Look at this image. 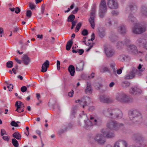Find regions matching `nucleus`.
<instances>
[{"label":"nucleus","mask_w":147,"mask_h":147,"mask_svg":"<svg viewBox=\"0 0 147 147\" xmlns=\"http://www.w3.org/2000/svg\"><path fill=\"white\" fill-rule=\"evenodd\" d=\"M103 114L105 116L113 119H119L122 117L121 112L118 109H107L104 111Z\"/></svg>","instance_id":"2"},{"label":"nucleus","mask_w":147,"mask_h":147,"mask_svg":"<svg viewBox=\"0 0 147 147\" xmlns=\"http://www.w3.org/2000/svg\"><path fill=\"white\" fill-rule=\"evenodd\" d=\"M109 69L108 67L106 66H102L100 69V72L103 73L106 71H109Z\"/></svg>","instance_id":"41"},{"label":"nucleus","mask_w":147,"mask_h":147,"mask_svg":"<svg viewBox=\"0 0 147 147\" xmlns=\"http://www.w3.org/2000/svg\"><path fill=\"white\" fill-rule=\"evenodd\" d=\"M12 136L18 140H20L21 139V134L18 131L12 134Z\"/></svg>","instance_id":"31"},{"label":"nucleus","mask_w":147,"mask_h":147,"mask_svg":"<svg viewBox=\"0 0 147 147\" xmlns=\"http://www.w3.org/2000/svg\"><path fill=\"white\" fill-rule=\"evenodd\" d=\"M57 69L59 70L60 69V62L59 60H57Z\"/></svg>","instance_id":"61"},{"label":"nucleus","mask_w":147,"mask_h":147,"mask_svg":"<svg viewBox=\"0 0 147 147\" xmlns=\"http://www.w3.org/2000/svg\"><path fill=\"white\" fill-rule=\"evenodd\" d=\"M13 62L11 61H9L6 63V67L7 68H10L13 66Z\"/></svg>","instance_id":"46"},{"label":"nucleus","mask_w":147,"mask_h":147,"mask_svg":"<svg viewBox=\"0 0 147 147\" xmlns=\"http://www.w3.org/2000/svg\"><path fill=\"white\" fill-rule=\"evenodd\" d=\"M74 93V91L73 90H71V91L70 92L68 93V96L70 97H72L73 96Z\"/></svg>","instance_id":"63"},{"label":"nucleus","mask_w":147,"mask_h":147,"mask_svg":"<svg viewBox=\"0 0 147 147\" xmlns=\"http://www.w3.org/2000/svg\"><path fill=\"white\" fill-rule=\"evenodd\" d=\"M45 5L44 4H43L41 7V13L43 14L44 13V11L45 10Z\"/></svg>","instance_id":"51"},{"label":"nucleus","mask_w":147,"mask_h":147,"mask_svg":"<svg viewBox=\"0 0 147 147\" xmlns=\"http://www.w3.org/2000/svg\"><path fill=\"white\" fill-rule=\"evenodd\" d=\"M105 51L107 57L110 58L113 57L115 54V50L112 49L105 48Z\"/></svg>","instance_id":"13"},{"label":"nucleus","mask_w":147,"mask_h":147,"mask_svg":"<svg viewBox=\"0 0 147 147\" xmlns=\"http://www.w3.org/2000/svg\"><path fill=\"white\" fill-rule=\"evenodd\" d=\"M127 142L125 140H119L116 142L114 144V147H127Z\"/></svg>","instance_id":"11"},{"label":"nucleus","mask_w":147,"mask_h":147,"mask_svg":"<svg viewBox=\"0 0 147 147\" xmlns=\"http://www.w3.org/2000/svg\"><path fill=\"white\" fill-rule=\"evenodd\" d=\"M104 135L100 134H97L94 138H91L92 139H94L98 144H104L105 142Z\"/></svg>","instance_id":"7"},{"label":"nucleus","mask_w":147,"mask_h":147,"mask_svg":"<svg viewBox=\"0 0 147 147\" xmlns=\"http://www.w3.org/2000/svg\"><path fill=\"white\" fill-rule=\"evenodd\" d=\"M72 51L73 53H79L80 55H82L84 52V50L83 49H77L75 50L74 49V47H73L72 48Z\"/></svg>","instance_id":"35"},{"label":"nucleus","mask_w":147,"mask_h":147,"mask_svg":"<svg viewBox=\"0 0 147 147\" xmlns=\"http://www.w3.org/2000/svg\"><path fill=\"white\" fill-rule=\"evenodd\" d=\"M95 16V13L91 12L90 13V18L89 19V22L91 26L93 29H94L95 24L94 22V18Z\"/></svg>","instance_id":"16"},{"label":"nucleus","mask_w":147,"mask_h":147,"mask_svg":"<svg viewBox=\"0 0 147 147\" xmlns=\"http://www.w3.org/2000/svg\"><path fill=\"white\" fill-rule=\"evenodd\" d=\"M110 67H111L113 69V71L115 73L116 72V69L115 68V64L114 63H113L110 64Z\"/></svg>","instance_id":"50"},{"label":"nucleus","mask_w":147,"mask_h":147,"mask_svg":"<svg viewBox=\"0 0 147 147\" xmlns=\"http://www.w3.org/2000/svg\"><path fill=\"white\" fill-rule=\"evenodd\" d=\"M99 100L100 102L105 103H109L111 101L109 98L104 95H101L100 96Z\"/></svg>","instance_id":"18"},{"label":"nucleus","mask_w":147,"mask_h":147,"mask_svg":"<svg viewBox=\"0 0 147 147\" xmlns=\"http://www.w3.org/2000/svg\"><path fill=\"white\" fill-rule=\"evenodd\" d=\"M98 32L99 37L101 38L104 37L106 34L105 29L102 28H99L98 29Z\"/></svg>","instance_id":"20"},{"label":"nucleus","mask_w":147,"mask_h":147,"mask_svg":"<svg viewBox=\"0 0 147 147\" xmlns=\"http://www.w3.org/2000/svg\"><path fill=\"white\" fill-rule=\"evenodd\" d=\"M127 21L130 23L135 24L136 22V19L132 14L130 13L128 16Z\"/></svg>","instance_id":"21"},{"label":"nucleus","mask_w":147,"mask_h":147,"mask_svg":"<svg viewBox=\"0 0 147 147\" xmlns=\"http://www.w3.org/2000/svg\"><path fill=\"white\" fill-rule=\"evenodd\" d=\"M11 125L12 126L15 127H18L19 126V125H18V124H17V123H16L14 121H12L11 122Z\"/></svg>","instance_id":"52"},{"label":"nucleus","mask_w":147,"mask_h":147,"mask_svg":"<svg viewBox=\"0 0 147 147\" xmlns=\"http://www.w3.org/2000/svg\"><path fill=\"white\" fill-rule=\"evenodd\" d=\"M124 44L122 41H119L117 43L116 47L118 49H122Z\"/></svg>","instance_id":"40"},{"label":"nucleus","mask_w":147,"mask_h":147,"mask_svg":"<svg viewBox=\"0 0 147 147\" xmlns=\"http://www.w3.org/2000/svg\"><path fill=\"white\" fill-rule=\"evenodd\" d=\"M140 31L142 32V33L144 32L146 30V27L145 26H140L138 27Z\"/></svg>","instance_id":"47"},{"label":"nucleus","mask_w":147,"mask_h":147,"mask_svg":"<svg viewBox=\"0 0 147 147\" xmlns=\"http://www.w3.org/2000/svg\"><path fill=\"white\" fill-rule=\"evenodd\" d=\"M72 124L71 123H69L67 126H64L62 127L63 128L59 131V133L61 134L71 129L72 127Z\"/></svg>","instance_id":"22"},{"label":"nucleus","mask_w":147,"mask_h":147,"mask_svg":"<svg viewBox=\"0 0 147 147\" xmlns=\"http://www.w3.org/2000/svg\"><path fill=\"white\" fill-rule=\"evenodd\" d=\"M2 138L4 140L6 141H9V138L8 136H3Z\"/></svg>","instance_id":"64"},{"label":"nucleus","mask_w":147,"mask_h":147,"mask_svg":"<svg viewBox=\"0 0 147 147\" xmlns=\"http://www.w3.org/2000/svg\"><path fill=\"white\" fill-rule=\"evenodd\" d=\"M90 119L91 121L88 119L86 121H85V127L86 129L89 130L91 128L93 125H94L93 123L94 117L92 115H90Z\"/></svg>","instance_id":"9"},{"label":"nucleus","mask_w":147,"mask_h":147,"mask_svg":"<svg viewBox=\"0 0 147 147\" xmlns=\"http://www.w3.org/2000/svg\"><path fill=\"white\" fill-rule=\"evenodd\" d=\"M131 41L129 39L126 38L125 40V43H124L125 45H127L129 44Z\"/></svg>","instance_id":"59"},{"label":"nucleus","mask_w":147,"mask_h":147,"mask_svg":"<svg viewBox=\"0 0 147 147\" xmlns=\"http://www.w3.org/2000/svg\"><path fill=\"white\" fill-rule=\"evenodd\" d=\"M130 83L127 81H123L121 83V86L124 88H126L129 86Z\"/></svg>","instance_id":"37"},{"label":"nucleus","mask_w":147,"mask_h":147,"mask_svg":"<svg viewBox=\"0 0 147 147\" xmlns=\"http://www.w3.org/2000/svg\"><path fill=\"white\" fill-rule=\"evenodd\" d=\"M85 92L86 94H91L92 93V90L91 84L90 83H87V86L85 90Z\"/></svg>","instance_id":"26"},{"label":"nucleus","mask_w":147,"mask_h":147,"mask_svg":"<svg viewBox=\"0 0 147 147\" xmlns=\"http://www.w3.org/2000/svg\"><path fill=\"white\" fill-rule=\"evenodd\" d=\"M128 49L131 53L136 54H139L140 56H142L143 55V51H138L137 50V47L133 44L129 45Z\"/></svg>","instance_id":"8"},{"label":"nucleus","mask_w":147,"mask_h":147,"mask_svg":"<svg viewBox=\"0 0 147 147\" xmlns=\"http://www.w3.org/2000/svg\"><path fill=\"white\" fill-rule=\"evenodd\" d=\"M20 101H16L15 104V106L17 107L16 111L19 113H21V111H20V110H19L21 108V105H20V103H19Z\"/></svg>","instance_id":"38"},{"label":"nucleus","mask_w":147,"mask_h":147,"mask_svg":"<svg viewBox=\"0 0 147 147\" xmlns=\"http://www.w3.org/2000/svg\"><path fill=\"white\" fill-rule=\"evenodd\" d=\"M19 103H20V105H21V108L22 109V111H21V112H23L24 111V108L25 107L24 105V103L21 101H20Z\"/></svg>","instance_id":"57"},{"label":"nucleus","mask_w":147,"mask_h":147,"mask_svg":"<svg viewBox=\"0 0 147 147\" xmlns=\"http://www.w3.org/2000/svg\"><path fill=\"white\" fill-rule=\"evenodd\" d=\"M15 12L16 13H19L21 11V10L20 8L18 7H16L15 8Z\"/></svg>","instance_id":"58"},{"label":"nucleus","mask_w":147,"mask_h":147,"mask_svg":"<svg viewBox=\"0 0 147 147\" xmlns=\"http://www.w3.org/2000/svg\"><path fill=\"white\" fill-rule=\"evenodd\" d=\"M107 5L111 9H116L118 6V3L115 0H107Z\"/></svg>","instance_id":"10"},{"label":"nucleus","mask_w":147,"mask_h":147,"mask_svg":"<svg viewBox=\"0 0 147 147\" xmlns=\"http://www.w3.org/2000/svg\"><path fill=\"white\" fill-rule=\"evenodd\" d=\"M73 42L72 40H69L67 43L66 49L67 50L69 51L71 48L73 44Z\"/></svg>","instance_id":"33"},{"label":"nucleus","mask_w":147,"mask_h":147,"mask_svg":"<svg viewBox=\"0 0 147 147\" xmlns=\"http://www.w3.org/2000/svg\"><path fill=\"white\" fill-rule=\"evenodd\" d=\"M123 124H119L116 121L111 120L108 121L106 124V126L108 129L111 130H117Z\"/></svg>","instance_id":"5"},{"label":"nucleus","mask_w":147,"mask_h":147,"mask_svg":"<svg viewBox=\"0 0 147 147\" xmlns=\"http://www.w3.org/2000/svg\"><path fill=\"white\" fill-rule=\"evenodd\" d=\"M27 90V88L25 86H22L21 88V90L23 92H25Z\"/></svg>","instance_id":"56"},{"label":"nucleus","mask_w":147,"mask_h":147,"mask_svg":"<svg viewBox=\"0 0 147 147\" xmlns=\"http://www.w3.org/2000/svg\"><path fill=\"white\" fill-rule=\"evenodd\" d=\"M103 114L105 116L113 119H119L122 117L121 112L118 109H107L104 111Z\"/></svg>","instance_id":"1"},{"label":"nucleus","mask_w":147,"mask_h":147,"mask_svg":"<svg viewBox=\"0 0 147 147\" xmlns=\"http://www.w3.org/2000/svg\"><path fill=\"white\" fill-rule=\"evenodd\" d=\"M116 99L122 103H129L133 101V99L124 93L121 92L117 94Z\"/></svg>","instance_id":"3"},{"label":"nucleus","mask_w":147,"mask_h":147,"mask_svg":"<svg viewBox=\"0 0 147 147\" xmlns=\"http://www.w3.org/2000/svg\"><path fill=\"white\" fill-rule=\"evenodd\" d=\"M135 76V73L133 71H130L124 77V79L125 80H129L132 79Z\"/></svg>","instance_id":"24"},{"label":"nucleus","mask_w":147,"mask_h":147,"mask_svg":"<svg viewBox=\"0 0 147 147\" xmlns=\"http://www.w3.org/2000/svg\"><path fill=\"white\" fill-rule=\"evenodd\" d=\"M90 100V98L88 97H84L81 99V100L78 99L75 101L76 103L80 102V104L82 106L83 108H84L85 106L87 105L86 100Z\"/></svg>","instance_id":"14"},{"label":"nucleus","mask_w":147,"mask_h":147,"mask_svg":"<svg viewBox=\"0 0 147 147\" xmlns=\"http://www.w3.org/2000/svg\"><path fill=\"white\" fill-rule=\"evenodd\" d=\"M29 7L30 9H34L35 7V6L31 2H29Z\"/></svg>","instance_id":"53"},{"label":"nucleus","mask_w":147,"mask_h":147,"mask_svg":"<svg viewBox=\"0 0 147 147\" xmlns=\"http://www.w3.org/2000/svg\"><path fill=\"white\" fill-rule=\"evenodd\" d=\"M100 16L101 18H103L105 14L106 13L107 8L105 0H101L100 5Z\"/></svg>","instance_id":"6"},{"label":"nucleus","mask_w":147,"mask_h":147,"mask_svg":"<svg viewBox=\"0 0 147 147\" xmlns=\"http://www.w3.org/2000/svg\"><path fill=\"white\" fill-rule=\"evenodd\" d=\"M12 143L14 147H18L19 143L18 141L15 138H13L12 139Z\"/></svg>","instance_id":"42"},{"label":"nucleus","mask_w":147,"mask_h":147,"mask_svg":"<svg viewBox=\"0 0 147 147\" xmlns=\"http://www.w3.org/2000/svg\"><path fill=\"white\" fill-rule=\"evenodd\" d=\"M82 25V23L81 22L78 23L77 25L75 30V32H77L79 30L80 28L81 27Z\"/></svg>","instance_id":"44"},{"label":"nucleus","mask_w":147,"mask_h":147,"mask_svg":"<svg viewBox=\"0 0 147 147\" xmlns=\"http://www.w3.org/2000/svg\"><path fill=\"white\" fill-rule=\"evenodd\" d=\"M138 28L134 27L132 29V32L135 34H139L142 33V32L140 31L139 30Z\"/></svg>","instance_id":"39"},{"label":"nucleus","mask_w":147,"mask_h":147,"mask_svg":"<svg viewBox=\"0 0 147 147\" xmlns=\"http://www.w3.org/2000/svg\"><path fill=\"white\" fill-rule=\"evenodd\" d=\"M124 67H121L119 69H117V73L118 74H121L122 72V70L123 68Z\"/></svg>","instance_id":"55"},{"label":"nucleus","mask_w":147,"mask_h":147,"mask_svg":"<svg viewBox=\"0 0 147 147\" xmlns=\"http://www.w3.org/2000/svg\"><path fill=\"white\" fill-rule=\"evenodd\" d=\"M118 30L121 34L125 33L126 31V28L125 26L123 25H121L118 28Z\"/></svg>","instance_id":"28"},{"label":"nucleus","mask_w":147,"mask_h":147,"mask_svg":"<svg viewBox=\"0 0 147 147\" xmlns=\"http://www.w3.org/2000/svg\"><path fill=\"white\" fill-rule=\"evenodd\" d=\"M32 13L31 10H28L26 11V16L28 18H30L32 15Z\"/></svg>","instance_id":"48"},{"label":"nucleus","mask_w":147,"mask_h":147,"mask_svg":"<svg viewBox=\"0 0 147 147\" xmlns=\"http://www.w3.org/2000/svg\"><path fill=\"white\" fill-rule=\"evenodd\" d=\"M85 63L83 61H81L76 66V70L77 71H82L84 69Z\"/></svg>","instance_id":"23"},{"label":"nucleus","mask_w":147,"mask_h":147,"mask_svg":"<svg viewBox=\"0 0 147 147\" xmlns=\"http://www.w3.org/2000/svg\"><path fill=\"white\" fill-rule=\"evenodd\" d=\"M93 123L94 125L99 126L102 123V120L100 119H95L94 118Z\"/></svg>","instance_id":"34"},{"label":"nucleus","mask_w":147,"mask_h":147,"mask_svg":"<svg viewBox=\"0 0 147 147\" xmlns=\"http://www.w3.org/2000/svg\"><path fill=\"white\" fill-rule=\"evenodd\" d=\"M103 135L105 136L107 138H112L114 136V134L113 132H111L110 131L103 129L102 131Z\"/></svg>","instance_id":"17"},{"label":"nucleus","mask_w":147,"mask_h":147,"mask_svg":"<svg viewBox=\"0 0 147 147\" xmlns=\"http://www.w3.org/2000/svg\"><path fill=\"white\" fill-rule=\"evenodd\" d=\"M7 88H8L9 90L11 91L12 90V89H13V86L12 84H10L7 85Z\"/></svg>","instance_id":"54"},{"label":"nucleus","mask_w":147,"mask_h":147,"mask_svg":"<svg viewBox=\"0 0 147 147\" xmlns=\"http://www.w3.org/2000/svg\"><path fill=\"white\" fill-rule=\"evenodd\" d=\"M137 8V6L134 3H132L129 4L127 8V9H129L131 11L136 10Z\"/></svg>","instance_id":"29"},{"label":"nucleus","mask_w":147,"mask_h":147,"mask_svg":"<svg viewBox=\"0 0 147 147\" xmlns=\"http://www.w3.org/2000/svg\"><path fill=\"white\" fill-rule=\"evenodd\" d=\"M112 14L114 16H117L119 14V12L117 11L113 10L111 12Z\"/></svg>","instance_id":"60"},{"label":"nucleus","mask_w":147,"mask_h":147,"mask_svg":"<svg viewBox=\"0 0 147 147\" xmlns=\"http://www.w3.org/2000/svg\"><path fill=\"white\" fill-rule=\"evenodd\" d=\"M6 134V131L4 129H1V136H3L5 134Z\"/></svg>","instance_id":"62"},{"label":"nucleus","mask_w":147,"mask_h":147,"mask_svg":"<svg viewBox=\"0 0 147 147\" xmlns=\"http://www.w3.org/2000/svg\"><path fill=\"white\" fill-rule=\"evenodd\" d=\"M75 18V16L73 14H71L68 17L67 21L68 22H71L74 20Z\"/></svg>","instance_id":"43"},{"label":"nucleus","mask_w":147,"mask_h":147,"mask_svg":"<svg viewBox=\"0 0 147 147\" xmlns=\"http://www.w3.org/2000/svg\"><path fill=\"white\" fill-rule=\"evenodd\" d=\"M146 40L143 38H140L137 39L136 42V45L139 47H143Z\"/></svg>","instance_id":"15"},{"label":"nucleus","mask_w":147,"mask_h":147,"mask_svg":"<svg viewBox=\"0 0 147 147\" xmlns=\"http://www.w3.org/2000/svg\"><path fill=\"white\" fill-rule=\"evenodd\" d=\"M88 33V30L86 29H84L82 32V34L84 36H87Z\"/></svg>","instance_id":"49"},{"label":"nucleus","mask_w":147,"mask_h":147,"mask_svg":"<svg viewBox=\"0 0 147 147\" xmlns=\"http://www.w3.org/2000/svg\"><path fill=\"white\" fill-rule=\"evenodd\" d=\"M22 60L24 64L27 65L30 61V59L27 55L25 54L22 58Z\"/></svg>","instance_id":"27"},{"label":"nucleus","mask_w":147,"mask_h":147,"mask_svg":"<svg viewBox=\"0 0 147 147\" xmlns=\"http://www.w3.org/2000/svg\"><path fill=\"white\" fill-rule=\"evenodd\" d=\"M49 64L50 63L49 61L48 60H47L42 65L41 71L43 72L47 71V68L49 66Z\"/></svg>","instance_id":"19"},{"label":"nucleus","mask_w":147,"mask_h":147,"mask_svg":"<svg viewBox=\"0 0 147 147\" xmlns=\"http://www.w3.org/2000/svg\"><path fill=\"white\" fill-rule=\"evenodd\" d=\"M68 70L71 76H73L74 75L75 68L73 65H71L69 66L68 68Z\"/></svg>","instance_id":"25"},{"label":"nucleus","mask_w":147,"mask_h":147,"mask_svg":"<svg viewBox=\"0 0 147 147\" xmlns=\"http://www.w3.org/2000/svg\"><path fill=\"white\" fill-rule=\"evenodd\" d=\"M111 40L113 42H114L118 40V37L115 34H111L109 37Z\"/></svg>","instance_id":"32"},{"label":"nucleus","mask_w":147,"mask_h":147,"mask_svg":"<svg viewBox=\"0 0 147 147\" xmlns=\"http://www.w3.org/2000/svg\"><path fill=\"white\" fill-rule=\"evenodd\" d=\"M141 12L142 15L147 17V7L142 6L141 9Z\"/></svg>","instance_id":"30"},{"label":"nucleus","mask_w":147,"mask_h":147,"mask_svg":"<svg viewBox=\"0 0 147 147\" xmlns=\"http://www.w3.org/2000/svg\"><path fill=\"white\" fill-rule=\"evenodd\" d=\"M105 24L107 27H109L112 25V22L110 18H108L106 19L105 21Z\"/></svg>","instance_id":"36"},{"label":"nucleus","mask_w":147,"mask_h":147,"mask_svg":"<svg viewBox=\"0 0 147 147\" xmlns=\"http://www.w3.org/2000/svg\"><path fill=\"white\" fill-rule=\"evenodd\" d=\"M129 118L133 122L142 120V116L141 113L136 110L131 111L129 113Z\"/></svg>","instance_id":"4"},{"label":"nucleus","mask_w":147,"mask_h":147,"mask_svg":"<svg viewBox=\"0 0 147 147\" xmlns=\"http://www.w3.org/2000/svg\"><path fill=\"white\" fill-rule=\"evenodd\" d=\"M127 58V56L125 55H121L119 56V59L121 61H125V59Z\"/></svg>","instance_id":"45"},{"label":"nucleus","mask_w":147,"mask_h":147,"mask_svg":"<svg viewBox=\"0 0 147 147\" xmlns=\"http://www.w3.org/2000/svg\"><path fill=\"white\" fill-rule=\"evenodd\" d=\"M141 92V90L137 87H132L129 90V93L133 95L140 94Z\"/></svg>","instance_id":"12"}]
</instances>
